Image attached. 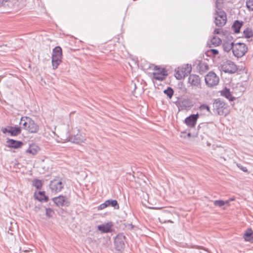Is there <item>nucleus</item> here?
<instances>
[{"label":"nucleus","mask_w":253,"mask_h":253,"mask_svg":"<svg viewBox=\"0 0 253 253\" xmlns=\"http://www.w3.org/2000/svg\"><path fill=\"white\" fill-rule=\"evenodd\" d=\"M221 32V29L220 28H216L214 30V33L215 34H219Z\"/></svg>","instance_id":"a19ab883"},{"label":"nucleus","mask_w":253,"mask_h":253,"mask_svg":"<svg viewBox=\"0 0 253 253\" xmlns=\"http://www.w3.org/2000/svg\"><path fill=\"white\" fill-rule=\"evenodd\" d=\"M237 166L243 171H244V172H247L248 171L247 168L246 167H245L243 166L240 164H237Z\"/></svg>","instance_id":"72a5a7b5"},{"label":"nucleus","mask_w":253,"mask_h":253,"mask_svg":"<svg viewBox=\"0 0 253 253\" xmlns=\"http://www.w3.org/2000/svg\"><path fill=\"white\" fill-rule=\"evenodd\" d=\"M34 197L36 199L41 202H46L48 200V197L45 195L44 191H39L37 194L35 193Z\"/></svg>","instance_id":"a211bd4d"},{"label":"nucleus","mask_w":253,"mask_h":253,"mask_svg":"<svg viewBox=\"0 0 253 253\" xmlns=\"http://www.w3.org/2000/svg\"><path fill=\"white\" fill-rule=\"evenodd\" d=\"M9 128V133L12 136H16L21 133L22 126H8Z\"/></svg>","instance_id":"6ab92c4d"},{"label":"nucleus","mask_w":253,"mask_h":253,"mask_svg":"<svg viewBox=\"0 0 253 253\" xmlns=\"http://www.w3.org/2000/svg\"><path fill=\"white\" fill-rule=\"evenodd\" d=\"M85 140V136L84 133L77 130V133L69 137V141L72 143L79 144Z\"/></svg>","instance_id":"9b49d317"},{"label":"nucleus","mask_w":253,"mask_h":253,"mask_svg":"<svg viewBox=\"0 0 253 253\" xmlns=\"http://www.w3.org/2000/svg\"><path fill=\"white\" fill-rule=\"evenodd\" d=\"M24 143L21 141L8 138L6 140V146L8 148L18 149L21 148Z\"/></svg>","instance_id":"4468645a"},{"label":"nucleus","mask_w":253,"mask_h":253,"mask_svg":"<svg viewBox=\"0 0 253 253\" xmlns=\"http://www.w3.org/2000/svg\"><path fill=\"white\" fill-rule=\"evenodd\" d=\"M213 110L219 115H226L227 113V105L220 99H216L213 104Z\"/></svg>","instance_id":"423d86ee"},{"label":"nucleus","mask_w":253,"mask_h":253,"mask_svg":"<svg viewBox=\"0 0 253 253\" xmlns=\"http://www.w3.org/2000/svg\"><path fill=\"white\" fill-rule=\"evenodd\" d=\"M8 1V0H0V6H4Z\"/></svg>","instance_id":"4c0bfd02"},{"label":"nucleus","mask_w":253,"mask_h":253,"mask_svg":"<svg viewBox=\"0 0 253 253\" xmlns=\"http://www.w3.org/2000/svg\"><path fill=\"white\" fill-rule=\"evenodd\" d=\"M221 43V39L216 36H213L210 41L209 45L210 47H213L219 45Z\"/></svg>","instance_id":"aec40b11"},{"label":"nucleus","mask_w":253,"mask_h":253,"mask_svg":"<svg viewBox=\"0 0 253 253\" xmlns=\"http://www.w3.org/2000/svg\"><path fill=\"white\" fill-rule=\"evenodd\" d=\"M109 204V202H107V201H106L104 203H102L103 207L104 208H106V207H108V204Z\"/></svg>","instance_id":"79ce46f5"},{"label":"nucleus","mask_w":253,"mask_h":253,"mask_svg":"<svg viewBox=\"0 0 253 253\" xmlns=\"http://www.w3.org/2000/svg\"><path fill=\"white\" fill-rule=\"evenodd\" d=\"M201 111L207 110L208 112L211 113V110L209 106L206 104H202L200 107Z\"/></svg>","instance_id":"473e14b6"},{"label":"nucleus","mask_w":253,"mask_h":253,"mask_svg":"<svg viewBox=\"0 0 253 253\" xmlns=\"http://www.w3.org/2000/svg\"><path fill=\"white\" fill-rule=\"evenodd\" d=\"M20 125L22 126V128L32 133H37L39 130V125L28 117H22Z\"/></svg>","instance_id":"f257e3e1"},{"label":"nucleus","mask_w":253,"mask_h":253,"mask_svg":"<svg viewBox=\"0 0 253 253\" xmlns=\"http://www.w3.org/2000/svg\"><path fill=\"white\" fill-rule=\"evenodd\" d=\"M211 51L212 54L214 55H216L218 54V51L216 49H211Z\"/></svg>","instance_id":"58836bf2"},{"label":"nucleus","mask_w":253,"mask_h":253,"mask_svg":"<svg viewBox=\"0 0 253 253\" xmlns=\"http://www.w3.org/2000/svg\"><path fill=\"white\" fill-rule=\"evenodd\" d=\"M126 236L124 233L118 234L114 239V245L115 248L118 251H121L125 248Z\"/></svg>","instance_id":"1a4fd4ad"},{"label":"nucleus","mask_w":253,"mask_h":253,"mask_svg":"<svg viewBox=\"0 0 253 253\" xmlns=\"http://www.w3.org/2000/svg\"><path fill=\"white\" fill-rule=\"evenodd\" d=\"M199 115L198 114H192L186 117L184 120V123L190 127H194L197 123Z\"/></svg>","instance_id":"ddd939ff"},{"label":"nucleus","mask_w":253,"mask_h":253,"mask_svg":"<svg viewBox=\"0 0 253 253\" xmlns=\"http://www.w3.org/2000/svg\"><path fill=\"white\" fill-rule=\"evenodd\" d=\"M203 66H204L206 70H208L209 69L208 66L206 64H202L201 67H203Z\"/></svg>","instance_id":"c03bdc74"},{"label":"nucleus","mask_w":253,"mask_h":253,"mask_svg":"<svg viewBox=\"0 0 253 253\" xmlns=\"http://www.w3.org/2000/svg\"><path fill=\"white\" fill-rule=\"evenodd\" d=\"M20 251V253H34V252L30 249L29 250H22L21 249Z\"/></svg>","instance_id":"c9c22d12"},{"label":"nucleus","mask_w":253,"mask_h":253,"mask_svg":"<svg viewBox=\"0 0 253 253\" xmlns=\"http://www.w3.org/2000/svg\"><path fill=\"white\" fill-rule=\"evenodd\" d=\"M45 214L48 217H51L53 216L54 212L53 210L50 208H46L45 209Z\"/></svg>","instance_id":"7c9ffc66"},{"label":"nucleus","mask_w":253,"mask_h":253,"mask_svg":"<svg viewBox=\"0 0 253 253\" xmlns=\"http://www.w3.org/2000/svg\"><path fill=\"white\" fill-rule=\"evenodd\" d=\"M221 69L225 73L233 74L235 73L237 70V66L234 63L230 60H227L221 65Z\"/></svg>","instance_id":"9d476101"},{"label":"nucleus","mask_w":253,"mask_h":253,"mask_svg":"<svg viewBox=\"0 0 253 253\" xmlns=\"http://www.w3.org/2000/svg\"><path fill=\"white\" fill-rule=\"evenodd\" d=\"M113 224L112 222H107L105 224L99 225L97 226L98 230L101 233H107L111 232L112 230Z\"/></svg>","instance_id":"2eb2a0df"},{"label":"nucleus","mask_w":253,"mask_h":253,"mask_svg":"<svg viewBox=\"0 0 253 253\" xmlns=\"http://www.w3.org/2000/svg\"><path fill=\"white\" fill-rule=\"evenodd\" d=\"M234 200V199L232 198L230 199L228 201H229V202L230 201H233Z\"/></svg>","instance_id":"49530a36"},{"label":"nucleus","mask_w":253,"mask_h":253,"mask_svg":"<svg viewBox=\"0 0 253 253\" xmlns=\"http://www.w3.org/2000/svg\"><path fill=\"white\" fill-rule=\"evenodd\" d=\"M162 72V73H153V78L160 81L164 80L168 75V71L166 69L163 68Z\"/></svg>","instance_id":"f3484780"},{"label":"nucleus","mask_w":253,"mask_h":253,"mask_svg":"<svg viewBox=\"0 0 253 253\" xmlns=\"http://www.w3.org/2000/svg\"><path fill=\"white\" fill-rule=\"evenodd\" d=\"M106 201L107 202H109V204H108V206H111L112 207H114L115 209H119V205L117 200L111 199Z\"/></svg>","instance_id":"bb28decb"},{"label":"nucleus","mask_w":253,"mask_h":253,"mask_svg":"<svg viewBox=\"0 0 253 253\" xmlns=\"http://www.w3.org/2000/svg\"><path fill=\"white\" fill-rule=\"evenodd\" d=\"M164 93L166 94L169 98L170 99L172 98L173 95L174 91L171 87H168L166 89L164 90Z\"/></svg>","instance_id":"cd10ccee"},{"label":"nucleus","mask_w":253,"mask_h":253,"mask_svg":"<svg viewBox=\"0 0 253 253\" xmlns=\"http://www.w3.org/2000/svg\"><path fill=\"white\" fill-rule=\"evenodd\" d=\"M163 222L164 223H167V222H169V223H173V221H172L171 220H165L163 221Z\"/></svg>","instance_id":"a18cd8bd"},{"label":"nucleus","mask_w":253,"mask_h":253,"mask_svg":"<svg viewBox=\"0 0 253 253\" xmlns=\"http://www.w3.org/2000/svg\"><path fill=\"white\" fill-rule=\"evenodd\" d=\"M226 204H229V201H224L223 200H215L213 202V204L215 206L218 207H222L224 206Z\"/></svg>","instance_id":"c756f323"},{"label":"nucleus","mask_w":253,"mask_h":253,"mask_svg":"<svg viewBox=\"0 0 253 253\" xmlns=\"http://www.w3.org/2000/svg\"><path fill=\"white\" fill-rule=\"evenodd\" d=\"M233 45L234 42H233L231 43H224L223 45V50L226 52H229L230 51V50H232V51H233Z\"/></svg>","instance_id":"a878e982"},{"label":"nucleus","mask_w":253,"mask_h":253,"mask_svg":"<svg viewBox=\"0 0 253 253\" xmlns=\"http://www.w3.org/2000/svg\"><path fill=\"white\" fill-rule=\"evenodd\" d=\"M32 185L37 189H41L42 186V182L41 180L34 179L32 181Z\"/></svg>","instance_id":"393cba45"},{"label":"nucleus","mask_w":253,"mask_h":253,"mask_svg":"<svg viewBox=\"0 0 253 253\" xmlns=\"http://www.w3.org/2000/svg\"><path fill=\"white\" fill-rule=\"evenodd\" d=\"M242 25L243 22L239 20H236L232 26V29L235 33H239L240 32V29Z\"/></svg>","instance_id":"412c9836"},{"label":"nucleus","mask_w":253,"mask_h":253,"mask_svg":"<svg viewBox=\"0 0 253 253\" xmlns=\"http://www.w3.org/2000/svg\"><path fill=\"white\" fill-rule=\"evenodd\" d=\"M187 136L190 137L191 136V134L190 133H188Z\"/></svg>","instance_id":"de8ad7c7"},{"label":"nucleus","mask_w":253,"mask_h":253,"mask_svg":"<svg viewBox=\"0 0 253 253\" xmlns=\"http://www.w3.org/2000/svg\"><path fill=\"white\" fill-rule=\"evenodd\" d=\"M39 150V147L35 145H31L26 150V153H31L33 155H36Z\"/></svg>","instance_id":"b1692460"},{"label":"nucleus","mask_w":253,"mask_h":253,"mask_svg":"<svg viewBox=\"0 0 253 253\" xmlns=\"http://www.w3.org/2000/svg\"><path fill=\"white\" fill-rule=\"evenodd\" d=\"M104 209H105V208H104V207L102 204L101 205H100L98 207V210H102Z\"/></svg>","instance_id":"37998d69"},{"label":"nucleus","mask_w":253,"mask_h":253,"mask_svg":"<svg viewBox=\"0 0 253 253\" xmlns=\"http://www.w3.org/2000/svg\"><path fill=\"white\" fill-rule=\"evenodd\" d=\"M49 188L52 192L58 193L64 188V184L63 179L57 177L50 181L49 185Z\"/></svg>","instance_id":"39448f33"},{"label":"nucleus","mask_w":253,"mask_h":253,"mask_svg":"<svg viewBox=\"0 0 253 253\" xmlns=\"http://www.w3.org/2000/svg\"><path fill=\"white\" fill-rule=\"evenodd\" d=\"M53 202L59 207L66 206L68 207L70 205V202L68 198L62 195L54 197L52 199Z\"/></svg>","instance_id":"f8f14e48"},{"label":"nucleus","mask_w":253,"mask_h":253,"mask_svg":"<svg viewBox=\"0 0 253 253\" xmlns=\"http://www.w3.org/2000/svg\"><path fill=\"white\" fill-rule=\"evenodd\" d=\"M0 47H1V46L0 45Z\"/></svg>","instance_id":"09e8293b"},{"label":"nucleus","mask_w":253,"mask_h":253,"mask_svg":"<svg viewBox=\"0 0 253 253\" xmlns=\"http://www.w3.org/2000/svg\"><path fill=\"white\" fill-rule=\"evenodd\" d=\"M62 52L61 47L57 46L53 49L52 54V65L54 70L57 68L61 62Z\"/></svg>","instance_id":"7ed1b4c3"},{"label":"nucleus","mask_w":253,"mask_h":253,"mask_svg":"<svg viewBox=\"0 0 253 253\" xmlns=\"http://www.w3.org/2000/svg\"><path fill=\"white\" fill-rule=\"evenodd\" d=\"M221 94L228 99L229 101H233L234 99V97H233L231 94L230 89L227 88H225V89L221 91Z\"/></svg>","instance_id":"4be33fe9"},{"label":"nucleus","mask_w":253,"mask_h":253,"mask_svg":"<svg viewBox=\"0 0 253 253\" xmlns=\"http://www.w3.org/2000/svg\"><path fill=\"white\" fill-rule=\"evenodd\" d=\"M206 84L209 87L217 85L219 83V77L213 72H210L205 78Z\"/></svg>","instance_id":"6e6552de"},{"label":"nucleus","mask_w":253,"mask_h":253,"mask_svg":"<svg viewBox=\"0 0 253 253\" xmlns=\"http://www.w3.org/2000/svg\"><path fill=\"white\" fill-rule=\"evenodd\" d=\"M188 82L192 85L198 86L201 84V80L198 75L195 74L190 75L188 78Z\"/></svg>","instance_id":"dca6fc26"},{"label":"nucleus","mask_w":253,"mask_h":253,"mask_svg":"<svg viewBox=\"0 0 253 253\" xmlns=\"http://www.w3.org/2000/svg\"><path fill=\"white\" fill-rule=\"evenodd\" d=\"M191 66L189 64L185 65L184 66L178 67L176 70L175 77L177 79L181 80L186 76H187L191 72Z\"/></svg>","instance_id":"0eeeda50"},{"label":"nucleus","mask_w":253,"mask_h":253,"mask_svg":"<svg viewBox=\"0 0 253 253\" xmlns=\"http://www.w3.org/2000/svg\"><path fill=\"white\" fill-rule=\"evenodd\" d=\"M247 51L248 47L246 44L241 42L234 43L232 52L237 58L242 57Z\"/></svg>","instance_id":"20e7f679"},{"label":"nucleus","mask_w":253,"mask_h":253,"mask_svg":"<svg viewBox=\"0 0 253 253\" xmlns=\"http://www.w3.org/2000/svg\"><path fill=\"white\" fill-rule=\"evenodd\" d=\"M214 18V23L216 26L222 27L226 24L227 20L226 13L224 11L218 8L217 3Z\"/></svg>","instance_id":"f03ea898"},{"label":"nucleus","mask_w":253,"mask_h":253,"mask_svg":"<svg viewBox=\"0 0 253 253\" xmlns=\"http://www.w3.org/2000/svg\"><path fill=\"white\" fill-rule=\"evenodd\" d=\"M125 226L129 229H132L134 227L132 223H127L126 224Z\"/></svg>","instance_id":"e433bc0d"},{"label":"nucleus","mask_w":253,"mask_h":253,"mask_svg":"<svg viewBox=\"0 0 253 253\" xmlns=\"http://www.w3.org/2000/svg\"><path fill=\"white\" fill-rule=\"evenodd\" d=\"M244 238L246 241H251L253 239V231L251 229H248L244 235Z\"/></svg>","instance_id":"5701e85b"},{"label":"nucleus","mask_w":253,"mask_h":253,"mask_svg":"<svg viewBox=\"0 0 253 253\" xmlns=\"http://www.w3.org/2000/svg\"><path fill=\"white\" fill-rule=\"evenodd\" d=\"M246 6L249 10L253 11V0H247Z\"/></svg>","instance_id":"2f4dec72"},{"label":"nucleus","mask_w":253,"mask_h":253,"mask_svg":"<svg viewBox=\"0 0 253 253\" xmlns=\"http://www.w3.org/2000/svg\"><path fill=\"white\" fill-rule=\"evenodd\" d=\"M244 35L247 38H250L253 37V31L250 28H247L244 32Z\"/></svg>","instance_id":"c85d7f7f"},{"label":"nucleus","mask_w":253,"mask_h":253,"mask_svg":"<svg viewBox=\"0 0 253 253\" xmlns=\"http://www.w3.org/2000/svg\"><path fill=\"white\" fill-rule=\"evenodd\" d=\"M1 131H2V132L3 133H6V132H8L9 133V128H7L6 127H2L1 128Z\"/></svg>","instance_id":"ea45409f"},{"label":"nucleus","mask_w":253,"mask_h":253,"mask_svg":"<svg viewBox=\"0 0 253 253\" xmlns=\"http://www.w3.org/2000/svg\"><path fill=\"white\" fill-rule=\"evenodd\" d=\"M162 69L163 68H161L157 66H156L154 68V70H155V72L154 73H162Z\"/></svg>","instance_id":"f704fd0d"}]
</instances>
